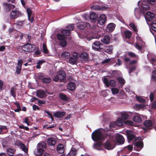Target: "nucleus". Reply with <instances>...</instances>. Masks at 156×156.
<instances>
[{
	"label": "nucleus",
	"instance_id": "58836bf2",
	"mask_svg": "<svg viewBox=\"0 0 156 156\" xmlns=\"http://www.w3.org/2000/svg\"><path fill=\"white\" fill-rule=\"evenodd\" d=\"M94 9H98L100 10H106L108 8V7L107 6H102L101 8L99 7L98 6H94L93 7Z\"/></svg>",
	"mask_w": 156,
	"mask_h": 156
},
{
	"label": "nucleus",
	"instance_id": "b1692460",
	"mask_svg": "<svg viewBox=\"0 0 156 156\" xmlns=\"http://www.w3.org/2000/svg\"><path fill=\"white\" fill-rule=\"evenodd\" d=\"M27 11L28 16V19L31 22H32L33 21V18L31 16L32 12L31 10L29 8L27 9Z\"/></svg>",
	"mask_w": 156,
	"mask_h": 156
},
{
	"label": "nucleus",
	"instance_id": "393cba45",
	"mask_svg": "<svg viewBox=\"0 0 156 156\" xmlns=\"http://www.w3.org/2000/svg\"><path fill=\"white\" fill-rule=\"evenodd\" d=\"M98 18V16L94 12H91L90 15V18L92 22L94 23Z\"/></svg>",
	"mask_w": 156,
	"mask_h": 156
},
{
	"label": "nucleus",
	"instance_id": "603ef678",
	"mask_svg": "<svg viewBox=\"0 0 156 156\" xmlns=\"http://www.w3.org/2000/svg\"><path fill=\"white\" fill-rule=\"evenodd\" d=\"M112 94H117L119 92V90L115 88H112L111 89Z\"/></svg>",
	"mask_w": 156,
	"mask_h": 156
},
{
	"label": "nucleus",
	"instance_id": "8fccbe9b",
	"mask_svg": "<svg viewBox=\"0 0 156 156\" xmlns=\"http://www.w3.org/2000/svg\"><path fill=\"white\" fill-rule=\"evenodd\" d=\"M23 21H18L16 22V23H14V24L17 26L18 27L21 26H22L23 24Z\"/></svg>",
	"mask_w": 156,
	"mask_h": 156
},
{
	"label": "nucleus",
	"instance_id": "9d476101",
	"mask_svg": "<svg viewBox=\"0 0 156 156\" xmlns=\"http://www.w3.org/2000/svg\"><path fill=\"white\" fill-rule=\"evenodd\" d=\"M90 24L87 22H82L78 24L77 25L78 28L82 30H84L85 27L87 28H90Z\"/></svg>",
	"mask_w": 156,
	"mask_h": 156
},
{
	"label": "nucleus",
	"instance_id": "c756f323",
	"mask_svg": "<svg viewBox=\"0 0 156 156\" xmlns=\"http://www.w3.org/2000/svg\"><path fill=\"white\" fill-rule=\"evenodd\" d=\"M44 152L43 150L37 147V149L34 151V153L36 156H41Z\"/></svg>",
	"mask_w": 156,
	"mask_h": 156
},
{
	"label": "nucleus",
	"instance_id": "9b49d317",
	"mask_svg": "<svg viewBox=\"0 0 156 156\" xmlns=\"http://www.w3.org/2000/svg\"><path fill=\"white\" fill-rule=\"evenodd\" d=\"M149 25L151 26L150 30L151 32L154 36L155 32L156 31V21L154 20L152 22H150Z\"/></svg>",
	"mask_w": 156,
	"mask_h": 156
},
{
	"label": "nucleus",
	"instance_id": "39448f33",
	"mask_svg": "<svg viewBox=\"0 0 156 156\" xmlns=\"http://www.w3.org/2000/svg\"><path fill=\"white\" fill-rule=\"evenodd\" d=\"M38 78L39 80H41L42 82L44 84H47L50 83L51 81V79L49 76H44L41 74L38 75Z\"/></svg>",
	"mask_w": 156,
	"mask_h": 156
},
{
	"label": "nucleus",
	"instance_id": "dca6fc26",
	"mask_svg": "<svg viewBox=\"0 0 156 156\" xmlns=\"http://www.w3.org/2000/svg\"><path fill=\"white\" fill-rule=\"evenodd\" d=\"M126 133L128 141L132 140L135 137V135L131 131L126 130Z\"/></svg>",
	"mask_w": 156,
	"mask_h": 156
},
{
	"label": "nucleus",
	"instance_id": "4be33fe9",
	"mask_svg": "<svg viewBox=\"0 0 156 156\" xmlns=\"http://www.w3.org/2000/svg\"><path fill=\"white\" fill-rule=\"evenodd\" d=\"M152 124V122L149 120H146L143 123L144 125L148 129H151V128Z\"/></svg>",
	"mask_w": 156,
	"mask_h": 156
},
{
	"label": "nucleus",
	"instance_id": "13d9d810",
	"mask_svg": "<svg viewBox=\"0 0 156 156\" xmlns=\"http://www.w3.org/2000/svg\"><path fill=\"white\" fill-rule=\"evenodd\" d=\"M142 8L145 10H148L149 9V6L148 5H144L143 3L142 4Z\"/></svg>",
	"mask_w": 156,
	"mask_h": 156
},
{
	"label": "nucleus",
	"instance_id": "423d86ee",
	"mask_svg": "<svg viewBox=\"0 0 156 156\" xmlns=\"http://www.w3.org/2000/svg\"><path fill=\"white\" fill-rule=\"evenodd\" d=\"M154 17V14L153 13L150 11L146 13L145 16V18L148 25H149V23L153 20Z\"/></svg>",
	"mask_w": 156,
	"mask_h": 156
},
{
	"label": "nucleus",
	"instance_id": "bb28decb",
	"mask_svg": "<svg viewBox=\"0 0 156 156\" xmlns=\"http://www.w3.org/2000/svg\"><path fill=\"white\" fill-rule=\"evenodd\" d=\"M57 150L59 153H62L64 151L63 145L62 144H59L57 146Z\"/></svg>",
	"mask_w": 156,
	"mask_h": 156
},
{
	"label": "nucleus",
	"instance_id": "1a4fd4ad",
	"mask_svg": "<svg viewBox=\"0 0 156 156\" xmlns=\"http://www.w3.org/2000/svg\"><path fill=\"white\" fill-rule=\"evenodd\" d=\"M78 54L76 52H74L69 58L68 62L72 65L75 64L77 61Z\"/></svg>",
	"mask_w": 156,
	"mask_h": 156
},
{
	"label": "nucleus",
	"instance_id": "a18cd8bd",
	"mask_svg": "<svg viewBox=\"0 0 156 156\" xmlns=\"http://www.w3.org/2000/svg\"><path fill=\"white\" fill-rule=\"evenodd\" d=\"M112 47L111 46H108L107 47L105 50V52L109 54H111L112 51Z\"/></svg>",
	"mask_w": 156,
	"mask_h": 156
},
{
	"label": "nucleus",
	"instance_id": "c03bdc74",
	"mask_svg": "<svg viewBox=\"0 0 156 156\" xmlns=\"http://www.w3.org/2000/svg\"><path fill=\"white\" fill-rule=\"evenodd\" d=\"M67 44V43L65 39L60 41L59 42V45L63 47L66 46Z\"/></svg>",
	"mask_w": 156,
	"mask_h": 156
},
{
	"label": "nucleus",
	"instance_id": "69168bd1",
	"mask_svg": "<svg viewBox=\"0 0 156 156\" xmlns=\"http://www.w3.org/2000/svg\"><path fill=\"white\" fill-rule=\"evenodd\" d=\"M38 102L39 103V105H41L44 104L45 103V101L43 100H40L38 99Z\"/></svg>",
	"mask_w": 156,
	"mask_h": 156
},
{
	"label": "nucleus",
	"instance_id": "3c124183",
	"mask_svg": "<svg viewBox=\"0 0 156 156\" xmlns=\"http://www.w3.org/2000/svg\"><path fill=\"white\" fill-rule=\"evenodd\" d=\"M109 86L111 87H114L116 86V84L115 82V80H111L109 81Z\"/></svg>",
	"mask_w": 156,
	"mask_h": 156
},
{
	"label": "nucleus",
	"instance_id": "37998d69",
	"mask_svg": "<svg viewBox=\"0 0 156 156\" xmlns=\"http://www.w3.org/2000/svg\"><path fill=\"white\" fill-rule=\"evenodd\" d=\"M102 80L104 83L106 85L107 87L109 86V82L107 78L105 77H103L102 78Z\"/></svg>",
	"mask_w": 156,
	"mask_h": 156
},
{
	"label": "nucleus",
	"instance_id": "a19ab883",
	"mask_svg": "<svg viewBox=\"0 0 156 156\" xmlns=\"http://www.w3.org/2000/svg\"><path fill=\"white\" fill-rule=\"evenodd\" d=\"M57 37L58 39L60 41L65 40L66 38L65 37L60 34H58L57 35Z\"/></svg>",
	"mask_w": 156,
	"mask_h": 156
},
{
	"label": "nucleus",
	"instance_id": "aec40b11",
	"mask_svg": "<svg viewBox=\"0 0 156 156\" xmlns=\"http://www.w3.org/2000/svg\"><path fill=\"white\" fill-rule=\"evenodd\" d=\"M66 113L64 112L58 111L55 112L53 114L54 116L57 118H61L64 116Z\"/></svg>",
	"mask_w": 156,
	"mask_h": 156
},
{
	"label": "nucleus",
	"instance_id": "a211bd4d",
	"mask_svg": "<svg viewBox=\"0 0 156 156\" xmlns=\"http://www.w3.org/2000/svg\"><path fill=\"white\" fill-rule=\"evenodd\" d=\"M80 57L81 61L85 62L88 59V55L86 52H83L80 55Z\"/></svg>",
	"mask_w": 156,
	"mask_h": 156
},
{
	"label": "nucleus",
	"instance_id": "79ce46f5",
	"mask_svg": "<svg viewBox=\"0 0 156 156\" xmlns=\"http://www.w3.org/2000/svg\"><path fill=\"white\" fill-rule=\"evenodd\" d=\"M61 32L63 34L66 36L69 35L70 33V31L67 29L62 30Z\"/></svg>",
	"mask_w": 156,
	"mask_h": 156
},
{
	"label": "nucleus",
	"instance_id": "72a5a7b5",
	"mask_svg": "<svg viewBox=\"0 0 156 156\" xmlns=\"http://www.w3.org/2000/svg\"><path fill=\"white\" fill-rule=\"evenodd\" d=\"M76 151L74 148H72L67 156H74L76 154Z\"/></svg>",
	"mask_w": 156,
	"mask_h": 156
},
{
	"label": "nucleus",
	"instance_id": "473e14b6",
	"mask_svg": "<svg viewBox=\"0 0 156 156\" xmlns=\"http://www.w3.org/2000/svg\"><path fill=\"white\" fill-rule=\"evenodd\" d=\"M144 44V42H142V45H140L139 42H136L134 46L135 47L139 50H141L143 48V46Z\"/></svg>",
	"mask_w": 156,
	"mask_h": 156
},
{
	"label": "nucleus",
	"instance_id": "4c0bfd02",
	"mask_svg": "<svg viewBox=\"0 0 156 156\" xmlns=\"http://www.w3.org/2000/svg\"><path fill=\"white\" fill-rule=\"evenodd\" d=\"M124 34L126 38H129L132 35V33L129 30H126L124 32Z\"/></svg>",
	"mask_w": 156,
	"mask_h": 156
},
{
	"label": "nucleus",
	"instance_id": "6e6d98bb",
	"mask_svg": "<svg viewBox=\"0 0 156 156\" xmlns=\"http://www.w3.org/2000/svg\"><path fill=\"white\" fill-rule=\"evenodd\" d=\"M118 80L120 84L123 85L125 83V80L122 78L119 77Z\"/></svg>",
	"mask_w": 156,
	"mask_h": 156
},
{
	"label": "nucleus",
	"instance_id": "e2e57ef3",
	"mask_svg": "<svg viewBox=\"0 0 156 156\" xmlns=\"http://www.w3.org/2000/svg\"><path fill=\"white\" fill-rule=\"evenodd\" d=\"M125 123L127 125L132 126L133 125V122L132 121L130 120H127L125 122Z\"/></svg>",
	"mask_w": 156,
	"mask_h": 156
},
{
	"label": "nucleus",
	"instance_id": "f8f14e48",
	"mask_svg": "<svg viewBox=\"0 0 156 156\" xmlns=\"http://www.w3.org/2000/svg\"><path fill=\"white\" fill-rule=\"evenodd\" d=\"M106 16L105 15H101L98 18V23L101 25L105 24L106 22Z\"/></svg>",
	"mask_w": 156,
	"mask_h": 156
},
{
	"label": "nucleus",
	"instance_id": "f3484780",
	"mask_svg": "<svg viewBox=\"0 0 156 156\" xmlns=\"http://www.w3.org/2000/svg\"><path fill=\"white\" fill-rule=\"evenodd\" d=\"M116 140L119 144H122L124 143V139L122 136L117 134L116 136Z\"/></svg>",
	"mask_w": 156,
	"mask_h": 156
},
{
	"label": "nucleus",
	"instance_id": "f704fd0d",
	"mask_svg": "<svg viewBox=\"0 0 156 156\" xmlns=\"http://www.w3.org/2000/svg\"><path fill=\"white\" fill-rule=\"evenodd\" d=\"M16 88L14 87H12L10 90L11 94L14 98L16 97Z\"/></svg>",
	"mask_w": 156,
	"mask_h": 156
},
{
	"label": "nucleus",
	"instance_id": "49530a36",
	"mask_svg": "<svg viewBox=\"0 0 156 156\" xmlns=\"http://www.w3.org/2000/svg\"><path fill=\"white\" fill-rule=\"evenodd\" d=\"M129 26L132 28L134 32H137V30L136 27L135 26L133 23H131L129 24Z\"/></svg>",
	"mask_w": 156,
	"mask_h": 156
},
{
	"label": "nucleus",
	"instance_id": "de8ad7c7",
	"mask_svg": "<svg viewBox=\"0 0 156 156\" xmlns=\"http://www.w3.org/2000/svg\"><path fill=\"white\" fill-rule=\"evenodd\" d=\"M7 152L8 154L11 156H13L14 154L13 150L11 148H9L7 149Z\"/></svg>",
	"mask_w": 156,
	"mask_h": 156
},
{
	"label": "nucleus",
	"instance_id": "c9c22d12",
	"mask_svg": "<svg viewBox=\"0 0 156 156\" xmlns=\"http://www.w3.org/2000/svg\"><path fill=\"white\" fill-rule=\"evenodd\" d=\"M59 97L60 99L64 101H68V98L65 94L61 93L59 94Z\"/></svg>",
	"mask_w": 156,
	"mask_h": 156
},
{
	"label": "nucleus",
	"instance_id": "a878e982",
	"mask_svg": "<svg viewBox=\"0 0 156 156\" xmlns=\"http://www.w3.org/2000/svg\"><path fill=\"white\" fill-rule=\"evenodd\" d=\"M115 25L112 23H109L107 26V29L109 32H112L115 29Z\"/></svg>",
	"mask_w": 156,
	"mask_h": 156
},
{
	"label": "nucleus",
	"instance_id": "2eb2a0df",
	"mask_svg": "<svg viewBox=\"0 0 156 156\" xmlns=\"http://www.w3.org/2000/svg\"><path fill=\"white\" fill-rule=\"evenodd\" d=\"M37 96L41 98H45L46 97L45 91L42 90H38L36 92Z\"/></svg>",
	"mask_w": 156,
	"mask_h": 156
},
{
	"label": "nucleus",
	"instance_id": "2f4dec72",
	"mask_svg": "<svg viewBox=\"0 0 156 156\" xmlns=\"http://www.w3.org/2000/svg\"><path fill=\"white\" fill-rule=\"evenodd\" d=\"M151 63L153 65H156V56L153 55L151 56L150 58H149Z\"/></svg>",
	"mask_w": 156,
	"mask_h": 156
},
{
	"label": "nucleus",
	"instance_id": "0e129e2a",
	"mask_svg": "<svg viewBox=\"0 0 156 156\" xmlns=\"http://www.w3.org/2000/svg\"><path fill=\"white\" fill-rule=\"evenodd\" d=\"M117 125L116 122H111L110 124V126L111 127H114Z\"/></svg>",
	"mask_w": 156,
	"mask_h": 156
},
{
	"label": "nucleus",
	"instance_id": "7c9ffc66",
	"mask_svg": "<svg viewBox=\"0 0 156 156\" xmlns=\"http://www.w3.org/2000/svg\"><path fill=\"white\" fill-rule=\"evenodd\" d=\"M70 55V53L66 51L64 52L62 54V58L65 60L69 58Z\"/></svg>",
	"mask_w": 156,
	"mask_h": 156
},
{
	"label": "nucleus",
	"instance_id": "ddd939ff",
	"mask_svg": "<svg viewBox=\"0 0 156 156\" xmlns=\"http://www.w3.org/2000/svg\"><path fill=\"white\" fill-rule=\"evenodd\" d=\"M57 75L58 76L60 82H62L64 81L63 80L66 76V74L64 71L60 70L57 73Z\"/></svg>",
	"mask_w": 156,
	"mask_h": 156
},
{
	"label": "nucleus",
	"instance_id": "5fc2aeb1",
	"mask_svg": "<svg viewBox=\"0 0 156 156\" xmlns=\"http://www.w3.org/2000/svg\"><path fill=\"white\" fill-rule=\"evenodd\" d=\"M43 49L44 53L47 54L48 52V51L46 45L44 43L43 44Z\"/></svg>",
	"mask_w": 156,
	"mask_h": 156
},
{
	"label": "nucleus",
	"instance_id": "cd10ccee",
	"mask_svg": "<svg viewBox=\"0 0 156 156\" xmlns=\"http://www.w3.org/2000/svg\"><path fill=\"white\" fill-rule=\"evenodd\" d=\"M76 87V84L73 82L69 83L67 86L68 89L71 90L73 91L75 90Z\"/></svg>",
	"mask_w": 156,
	"mask_h": 156
},
{
	"label": "nucleus",
	"instance_id": "7ed1b4c3",
	"mask_svg": "<svg viewBox=\"0 0 156 156\" xmlns=\"http://www.w3.org/2000/svg\"><path fill=\"white\" fill-rule=\"evenodd\" d=\"M20 15L21 13L18 10H12L11 12L9 15L10 22H14V20L20 16Z\"/></svg>",
	"mask_w": 156,
	"mask_h": 156
},
{
	"label": "nucleus",
	"instance_id": "864d4df0",
	"mask_svg": "<svg viewBox=\"0 0 156 156\" xmlns=\"http://www.w3.org/2000/svg\"><path fill=\"white\" fill-rule=\"evenodd\" d=\"M129 115L126 113H124L122 114V119H127L129 118Z\"/></svg>",
	"mask_w": 156,
	"mask_h": 156
},
{
	"label": "nucleus",
	"instance_id": "0eeeda50",
	"mask_svg": "<svg viewBox=\"0 0 156 156\" xmlns=\"http://www.w3.org/2000/svg\"><path fill=\"white\" fill-rule=\"evenodd\" d=\"M115 141L112 140L110 141L107 140L105 143V147L107 150H110L114 148L115 147Z\"/></svg>",
	"mask_w": 156,
	"mask_h": 156
},
{
	"label": "nucleus",
	"instance_id": "052dcab7",
	"mask_svg": "<svg viewBox=\"0 0 156 156\" xmlns=\"http://www.w3.org/2000/svg\"><path fill=\"white\" fill-rule=\"evenodd\" d=\"M136 98L138 101L141 102H145V100L144 99L140 97H136Z\"/></svg>",
	"mask_w": 156,
	"mask_h": 156
},
{
	"label": "nucleus",
	"instance_id": "c85d7f7f",
	"mask_svg": "<svg viewBox=\"0 0 156 156\" xmlns=\"http://www.w3.org/2000/svg\"><path fill=\"white\" fill-rule=\"evenodd\" d=\"M134 145L136 147L142 148L143 146V144L141 141L137 140L136 139L134 143Z\"/></svg>",
	"mask_w": 156,
	"mask_h": 156
},
{
	"label": "nucleus",
	"instance_id": "09e8293b",
	"mask_svg": "<svg viewBox=\"0 0 156 156\" xmlns=\"http://www.w3.org/2000/svg\"><path fill=\"white\" fill-rule=\"evenodd\" d=\"M66 28L70 31L71 30H73L74 28V24H70L67 26L66 27Z\"/></svg>",
	"mask_w": 156,
	"mask_h": 156
},
{
	"label": "nucleus",
	"instance_id": "ea45409f",
	"mask_svg": "<svg viewBox=\"0 0 156 156\" xmlns=\"http://www.w3.org/2000/svg\"><path fill=\"white\" fill-rule=\"evenodd\" d=\"M133 121L137 122H140L142 121L141 118L139 116H136L133 118Z\"/></svg>",
	"mask_w": 156,
	"mask_h": 156
},
{
	"label": "nucleus",
	"instance_id": "f03ea898",
	"mask_svg": "<svg viewBox=\"0 0 156 156\" xmlns=\"http://www.w3.org/2000/svg\"><path fill=\"white\" fill-rule=\"evenodd\" d=\"M35 49L36 46L34 45L29 43H27L19 47V49H22L25 52L29 53L33 52Z\"/></svg>",
	"mask_w": 156,
	"mask_h": 156
},
{
	"label": "nucleus",
	"instance_id": "6e6552de",
	"mask_svg": "<svg viewBox=\"0 0 156 156\" xmlns=\"http://www.w3.org/2000/svg\"><path fill=\"white\" fill-rule=\"evenodd\" d=\"M103 44L100 41L94 42L92 44V48L95 51H99L102 48Z\"/></svg>",
	"mask_w": 156,
	"mask_h": 156
},
{
	"label": "nucleus",
	"instance_id": "bf43d9fd",
	"mask_svg": "<svg viewBox=\"0 0 156 156\" xmlns=\"http://www.w3.org/2000/svg\"><path fill=\"white\" fill-rule=\"evenodd\" d=\"M6 126H4L0 125V134L2 133V131L3 130L7 129Z\"/></svg>",
	"mask_w": 156,
	"mask_h": 156
},
{
	"label": "nucleus",
	"instance_id": "20e7f679",
	"mask_svg": "<svg viewBox=\"0 0 156 156\" xmlns=\"http://www.w3.org/2000/svg\"><path fill=\"white\" fill-rule=\"evenodd\" d=\"M15 144L22 151L25 153H27L28 151V147L26 146L21 141L19 140H17L16 141Z\"/></svg>",
	"mask_w": 156,
	"mask_h": 156
},
{
	"label": "nucleus",
	"instance_id": "f257e3e1",
	"mask_svg": "<svg viewBox=\"0 0 156 156\" xmlns=\"http://www.w3.org/2000/svg\"><path fill=\"white\" fill-rule=\"evenodd\" d=\"M92 138L94 141H98L105 140V137L102 134L101 131L96 130L92 133Z\"/></svg>",
	"mask_w": 156,
	"mask_h": 156
},
{
	"label": "nucleus",
	"instance_id": "6ab92c4d",
	"mask_svg": "<svg viewBox=\"0 0 156 156\" xmlns=\"http://www.w3.org/2000/svg\"><path fill=\"white\" fill-rule=\"evenodd\" d=\"M110 37L107 35L103 37L101 39V41L105 44H108L110 43Z\"/></svg>",
	"mask_w": 156,
	"mask_h": 156
},
{
	"label": "nucleus",
	"instance_id": "5701e85b",
	"mask_svg": "<svg viewBox=\"0 0 156 156\" xmlns=\"http://www.w3.org/2000/svg\"><path fill=\"white\" fill-rule=\"evenodd\" d=\"M46 144L44 142L39 143L37 145V147L43 150V151L46 149Z\"/></svg>",
	"mask_w": 156,
	"mask_h": 156
},
{
	"label": "nucleus",
	"instance_id": "4468645a",
	"mask_svg": "<svg viewBox=\"0 0 156 156\" xmlns=\"http://www.w3.org/2000/svg\"><path fill=\"white\" fill-rule=\"evenodd\" d=\"M3 4L5 10L6 12H9L11 9H14L15 7V5H13L9 4L6 3H3Z\"/></svg>",
	"mask_w": 156,
	"mask_h": 156
},
{
	"label": "nucleus",
	"instance_id": "338daca9",
	"mask_svg": "<svg viewBox=\"0 0 156 156\" xmlns=\"http://www.w3.org/2000/svg\"><path fill=\"white\" fill-rule=\"evenodd\" d=\"M154 95L153 93H151L150 96V98L151 101H152L154 100Z\"/></svg>",
	"mask_w": 156,
	"mask_h": 156
},
{
	"label": "nucleus",
	"instance_id": "e433bc0d",
	"mask_svg": "<svg viewBox=\"0 0 156 156\" xmlns=\"http://www.w3.org/2000/svg\"><path fill=\"white\" fill-rule=\"evenodd\" d=\"M117 125L118 126H121L123 124V121L121 118H118L116 121Z\"/></svg>",
	"mask_w": 156,
	"mask_h": 156
},
{
	"label": "nucleus",
	"instance_id": "680f3d73",
	"mask_svg": "<svg viewBox=\"0 0 156 156\" xmlns=\"http://www.w3.org/2000/svg\"><path fill=\"white\" fill-rule=\"evenodd\" d=\"M128 55L130 57L134 58L136 57V55L133 52H128Z\"/></svg>",
	"mask_w": 156,
	"mask_h": 156
},
{
	"label": "nucleus",
	"instance_id": "774afa93",
	"mask_svg": "<svg viewBox=\"0 0 156 156\" xmlns=\"http://www.w3.org/2000/svg\"><path fill=\"white\" fill-rule=\"evenodd\" d=\"M111 61V59H106L103 61L102 62V63L103 64H106L108 63L110 61Z\"/></svg>",
	"mask_w": 156,
	"mask_h": 156
},
{
	"label": "nucleus",
	"instance_id": "412c9836",
	"mask_svg": "<svg viewBox=\"0 0 156 156\" xmlns=\"http://www.w3.org/2000/svg\"><path fill=\"white\" fill-rule=\"evenodd\" d=\"M56 142V139L53 137L49 138L47 141L48 144L49 146H54Z\"/></svg>",
	"mask_w": 156,
	"mask_h": 156
},
{
	"label": "nucleus",
	"instance_id": "4d7b16f0",
	"mask_svg": "<svg viewBox=\"0 0 156 156\" xmlns=\"http://www.w3.org/2000/svg\"><path fill=\"white\" fill-rule=\"evenodd\" d=\"M45 112L47 113L50 116V118L51 119V120L52 121L54 119V118L52 115L51 113L45 110Z\"/></svg>",
	"mask_w": 156,
	"mask_h": 156
}]
</instances>
